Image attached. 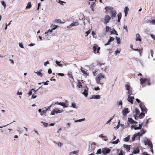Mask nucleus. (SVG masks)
Masks as SVG:
<instances>
[{
  "label": "nucleus",
  "instance_id": "nucleus-1",
  "mask_svg": "<svg viewBox=\"0 0 155 155\" xmlns=\"http://www.w3.org/2000/svg\"><path fill=\"white\" fill-rule=\"evenodd\" d=\"M105 9L106 10L105 13L107 14L109 12L112 19H113L116 17L117 12L113 8L107 6L105 7Z\"/></svg>",
  "mask_w": 155,
  "mask_h": 155
},
{
  "label": "nucleus",
  "instance_id": "nucleus-2",
  "mask_svg": "<svg viewBox=\"0 0 155 155\" xmlns=\"http://www.w3.org/2000/svg\"><path fill=\"white\" fill-rule=\"evenodd\" d=\"M105 78V76L102 73H100L96 78V81L98 84H101L100 82L101 80Z\"/></svg>",
  "mask_w": 155,
  "mask_h": 155
},
{
  "label": "nucleus",
  "instance_id": "nucleus-3",
  "mask_svg": "<svg viewBox=\"0 0 155 155\" xmlns=\"http://www.w3.org/2000/svg\"><path fill=\"white\" fill-rule=\"evenodd\" d=\"M145 145H147L150 147V151L153 153V145L150 141L148 140H147L144 141V142Z\"/></svg>",
  "mask_w": 155,
  "mask_h": 155
},
{
  "label": "nucleus",
  "instance_id": "nucleus-4",
  "mask_svg": "<svg viewBox=\"0 0 155 155\" xmlns=\"http://www.w3.org/2000/svg\"><path fill=\"white\" fill-rule=\"evenodd\" d=\"M125 87L126 89L128 91V95L132 94V89L131 87L127 84H126Z\"/></svg>",
  "mask_w": 155,
  "mask_h": 155
},
{
  "label": "nucleus",
  "instance_id": "nucleus-5",
  "mask_svg": "<svg viewBox=\"0 0 155 155\" xmlns=\"http://www.w3.org/2000/svg\"><path fill=\"white\" fill-rule=\"evenodd\" d=\"M93 49L94 50V53L95 54L96 53H99L101 48L100 47H97V45H95L93 47Z\"/></svg>",
  "mask_w": 155,
  "mask_h": 155
},
{
  "label": "nucleus",
  "instance_id": "nucleus-6",
  "mask_svg": "<svg viewBox=\"0 0 155 155\" xmlns=\"http://www.w3.org/2000/svg\"><path fill=\"white\" fill-rule=\"evenodd\" d=\"M111 19V17L109 15H105L104 18V23L105 25L107 24Z\"/></svg>",
  "mask_w": 155,
  "mask_h": 155
},
{
  "label": "nucleus",
  "instance_id": "nucleus-7",
  "mask_svg": "<svg viewBox=\"0 0 155 155\" xmlns=\"http://www.w3.org/2000/svg\"><path fill=\"white\" fill-rule=\"evenodd\" d=\"M139 106L141 108V110L142 112H145L146 113L147 112V109L146 108L144 104L143 103H140Z\"/></svg>",
  "mask_w": 155,
  "mask_h": 155
},
{
  "label": "nucleus",
  "instance_id": "nucleus-8",
  "mask_svg": "<svg viewBox=\"0 0 155 155\" xmlns=\"http://www.w3.org/2000/svg\"><path fill=\"white\" fill-rule=\"evenodd\" d=\"M63 111V110L62 109L61 110H59L58 109H53L52 112L51 113V114L52 115H53L55 114L58 113H60Z\"/></svg>",
  "mask_w": 155,
  "mask_h": 155
},
{
  "label": "nucleus",
  "instance_id": "nucleus-9",
  "mask_svg": "<svg viewBox=\"0 0 155 155\" xmlns=\"http://www.w3.org/2000/svg\"><path fill=\"white\" fill-rule=\"evenodd\" d=\"M110 151V150L108 148H104L102 149V152L104 155H106L109 153Z\"/></svg>",
  "mask_w": 155,
  "mask_h": 155
},
{
  "label": "nucleus",
  "instance_id": "nucleus-10",
  "mask_svg": "<svg viewBox=\"0 0 155 155\" xmlns=\"http://www.w3.org/2000/svg\"><path fill=\"white\" fill-rule=\"evenodd\" d=\"M79 24V23L78 21H73L72 23H71L70 25H69L68 26V28H71L73 26L78 25Z\"/></svg>",
  "mask_w": 155,
  "mask_h": 155
},
{
  "label": "nucleus",
  "instance_id": "nucleus-11",
  "mask_svg": "<svg viewBox=\"0 0 155 155\" xmlns=\"http://www.w3.org/2000/svg\"><path fill=\"white\" fill-rule=\"evenodd\" d=\"M142 125L141 124H139V126L138 127H137L136 125H132L131 127V129L134 128L135 130H140L141 128Z\"/></svg>",
  "mask_w": 155,
  "mask_h": 155
},
{
  "label": "nucleus",
  "instance_id": "nucleus-12",
  "mask_svg": "<svg viewBox=\"0 0 155 155\" xmlns=\"http://www.w3.org/2000/svg\"><path fill=\"white\" fill-rule=\"evenodd\" d=\"M134 97H131L130 95H128V98H127L128 101L130 102L131 104H133V99H134Z\"/></svg>",
  "mask_w": 155,
  "mask_h": 155
},
{
  "label": "nucleus",
  "instance_id": "nucleus-13",
  "mask_svg": "<svg viewBox=\"0 0 155 155\" xmlns=\"http://www.w3.org/2000/svg\"><path fill=\"white\" fill-rule=\"evenodd\" d=\"M88 88L87 87H86L85 88L84 92L82 94L85 97H87L88 95Z\"/></svg>",
  "mask_w": 155,
  "mask_h": 155
},
{
  "label": "nucleus",
  "instance_id": "nucleus-14",
  "mask_svg": "<svg viewBox=\"0 0 155 155\" xmlns=\"http://www.w3.org/2000/svg\"><path fill=\"white\" fill-rule=\"evenodd\" d=\"M122 113L123 114V115L126 116L128 113H129V111H128V108H125L124 110L122 111Z\"/></svg>",
  "mask_w": 155,
  "mask_h": 155
},
{
  "label": "nucleus",
  "instance_id": "nucleus-15",
  "mask_svg": "<svg viewBox=\"0 0 155 155\" xmlns=\"http://www.w3.org/2000/svg\"><path fill=\"white\" fill-rule=\"evenodd\" d=\"M89 4H91L90 7L92 9V11H94V7H95L96 5V4L94 2H89Z\"/></svg>",
  "mask_w": 155,
  "mask_h": 155
},
{
  "label": "nucleus",
  "instance_id": "nucleus-16",
  "mask_svg": "<svg viewBox=\"0 0 155 155\" xmlns=\"http://www.w3.org/2000/svg\"><path fill=\"white\" fill-rule=\"evenodd\" d=\"M136 41H141V37L139 33L137 34L136 35Z\"/></svg>",
  "mask_w": 155,
  "mask_h": 155
},
{
  "label": "nucleus",
  "instance_id": "nucleus-17",
  "mask_svg": "<svg viewBox=\"0 0 155 155\" xmlns=\"http://www.w3.org/2000/svg\"><path fill=\"white\" fill-rule=\"evenodd\" d=\"M147 79L146 78H141L140 80L141 84H144L147 81Z\"/></svg>",
  "mask_w": 155,
  "mask_h": 155
},
{
  "label": "nucleus",
  "instance_id": "nucleus-18",
  "mask_svg": "<svg viewBox=\"0 0 155 155\" xmlns=\"http://www.w3.org/2000/svg\"><path fill=\"white\" fill-rule=\"evenodd\" d=\"M56 104L60 105L61 106H63L64 107H68L67 105H66L65 103L63 102H60L59 103H56Z\"/></svg>",
  "mask_w": 155,
  "mask_h": 155
},
{
  "label": "nucleus",
  "instance_id": "nucleus-19",
  "mask_svg": "<svg viewBox=\"0 0 155 155\" xmlns=\"http://www.w3.org/2000/svg\"><path fill=\"white\" fill-rule=\"evenodd\" d=\"M90 98L91 99L94 98L95 99H99L100 98V96L98 95H93Z\"/></svg>",
  "mask_w": 155,
  "mask_h": 155
},
{
  "label": "nucleus",
  "instance_id": "nucleus-20",
  "mask_svg": "<svg viewBox=\"0 0 155 155\" xmlns=\"http://www.w3.org/2000/svg\"><path fill=\"white\" fill-rule=\"evenodd\" d=\"M130 145L129 146L126 144H124V148L126 149L127 152L129 151V150H130Z\"/></svg>",
  "mask_w": 155,
  "mask_h": 155
},
{
  "label": "nucleus",
  "instance_id": "nucleus-21",
  "mask_svg": "<svg viewBox=\"0 0 155 155\" xmlns=\"http://www.w3.org/2000/svg\"><path fill=\"white\" fill-rule=\"evenodd\" d=\"M117 17H118V21H117L118 22H120V19H121L122 15L121 13L120 12L118 13L117 14Z\"/></svg>",
  "mask_w": 155,
  "mask_h": 155
},
{
  "label": "nucleus",
  "instance_id": "nucleus-22",
  "mask_svg": "<svg viewBox=\"0 0 155 155\" xmlns=\"http://www.w3.org/2000/svg\"><path fill=\"white\" fill-rule=\"evenodd\" d=\"M146 132L143 129L141 130V132H138L140 134H138L139 136H142L143 134H144Z\"/></svg>",
  "mask_w": 155,
  "mask_h": 155
},
{
  "label": "nucleus",
  "instance_id": "nucleus-23",
  "mask_svg": "<svg viewBox=\"0 0 155 155\" xmlns=\"http://www.w3.org/2000/svg\"><path fill=\"white\" fill-rule=\"evenodd\" d=\"M129 11V8L127 7H126L125 8L124 13L125 16H126Z\"/></svg>",
  "mask_w": 155,
  "mask_h": 155
},
{
  "label": "nucleus",
  "instance_id": "nucleus-24",
  "mask_svg": "<svg viewBox=\"0 0 155 155\" xmlns=\"http://www.w3.org/2000/svg\"><path fill=\"white\" fill-rule=\"evenodd\" d=\"M81 71L82 73L84 74V75L87 76L89 74L88 73L87 71H85V70L82 69V68L81 69Z\"/></svg>",
  "mask_w": 155,
  "mask_h": 155
},
{
  "label": "nucleus",
  "instance_id": "nucleus-25",
  "mask_svg": "<svg viewBox=\"0 0 155 155\" xmlns=\"http://www.w3.org/2000/svg\"><path fill=\"white\" fill-rule=\"evenodd\" d=\"M139 152V148L138 147H137L134 150L133 153L135 154L138 153Z\"/></svg>",
  "mask_w": 155,
  "mask_h": 155
},
{
  "label": "nucleus",
  "instance_id": "nucleus-26",
  "mask_svg": "<svg viewBox=\"0 0 155 155\" xmlns=\"http://www.w3.org/2000/svg\"><path fill=\"white\" fill-rule=\"evenodd\" d=\"M54 21L56 23H64V22H62L61 20L60 19H56L54 20Z\"/></svg>",
  "mask_w": 155,
  "mask_h": 155
},
{
  "label": "nucleus",
  "instance_id": "nucleus-27",
  "mask_svg": "<svg viewBox=\"0 0 155 155\" xmlns=\"http://www.w3.org/2000/svg\"><path fill=\"white\" fill-rule=\"evenodd\" d=\"M135 113V115H138L139 114L140 112L139 110L137 108H135V111L134 112Z\"/></svg>",
  "mask_w": 155,
  "mask_h": 155
},
{
  "label": "nucleus",
  "instance_id": "nucleus-28",
  "mask_svg": "<svg viewBox=\"0 0 155 155\" xmlns=\"http://www.w3.org/2000/svg\"><path fill=\"white\" fill-rule=\"evenodd\" d=\"M140 134L139 133H137L136 134H134V136L132 137V140L133 141H134L136 137L137 136H139L138 134Z\"/></svg>",
  "mask_w": 155,
  "mask_h": 155
},
{
  "label": "nucleus",
  "instance_id": "nucleus-29",
  "mask_svg": "<svg viewBox=\"0 0 155 155\" xmlns=\"http://www.w3.org/2000/svg\"><path fill=\"white\" fill-rule=\"evenodd\" d=\"M145 113H141L139 116V117L140 118H142L145 116Z\"/></svg>",
  "mask_w": 155,
  "mask_h": 155
},
{
  "label": "nucleus",
  "instance_id": "nucleus-30",
  "mask_svg": "<svg viewBox=\"0 0 155 155\" xmlns=\"http://www.w3.org/2000/svg\"><path fill=\"white\" fill-rule=\"evenodd\" d=\"M77 87L79 88H81V87L82 86V85L81 83V82L80 81H79L78 82V83H77Z\"/></svg>",
  "mask_w": 155,
  "mask_h": 155
},
{
  "label": "nucleus",
  "instance_id": "nucleus-31",
  "mask_svg": "<svg viewBox=\"0 0 155 155\" xmlns=\"http://www.w3.org/2000/svg\"><path fill=\"white\" fill-rule=\"evenodd\" d=\"M31 3L30 2H29L27 6L26 7L25 9H29L31 8Z\"/></svg>",
  "mask_w": 155,
  "mask_h": 155
},
{
  "label": "nucleus",
  "instance_id": "nucleus-32",
  "mask_svg": "<svg viewBox=\"0 0 155 155\" xmlns=\"http://www.w3.org/2000/svg\"><path fill=\"white\" fill-rule=\"evenodd\" d=\"M47 110H48L47 109H46L45 110H43L40 113V114L41 115H45L46 114Z\"/></svg>",
  "mask_w": 155,
  "mask_h": 155
},
{
  "label": "nucleus",
  "instance_id": "nucleus-33",
  "mask_svg": "<svg viewBox=\"0 0 155 155\" xmlns=\"http://www.w3.org/2000/svg\"><path fill=\"white\" fill-rule=\"evenodd\" d=\"M128 121L130 124H133L134 120L131 118H128Z\"/></svg>",
  "mask_w": 155,
  "mask_h": 155
},
{
  "label": "nucleus",
  "instance_id": "nucleus-34",
  "mask_svg": "<svg viewBox=\"0 0 155 155\" xmlns=\"http://www.w3.org/2000/svg\"><path fill=\"white\" fill-rule=\"evenodd\" d=\"M54 143L57 144L59 147H61L63 144V143L60 142H56V141H54Z\"/></svg>",
  "mask_w": 155,
  "mask_h": 155
},
{
  "label": "nucleus",
  "instance_id": "nucleus-35",
  "mask_svg": "<svg viewBox=\"0 0 155 155\" xmlns=\"http://www.w3.org/2000/svg\"><path fill=\"white\" fill-rule=\"evenodd\" d=\"M130 137L129 136H127V137L125 138L124 140V141L126 142H128L129 140Z\"/></svg>",
  "mask_w": 155,
  "mask_h": 155
},
{
  "label": "nucleus",
  "instance_id": "nucleus-36",
  "mask_svg": "<svg viewBox=\"0 0 155 155\" xmlns=\"http://www.w3.org/2000/svg\"><path fill=\"white\" fill-rule=\"evenodd\" d=\"M110 32L111 34H115L116 35H118V34L117 33V32L115 30L111 31Z\"/></svg>",
  "mask_w": 155,
  "mask_h": 155
},
{
  "label": "nucleus",
  "instance_id": "nucleus-37",
  "mask_svg": "<svg viewBox=\"0 0 155 155\" xmlns=\"http://www.w3.org/2000/svg\"><path fill=\"white\" fill-rule=\"evenodd\" d=\"M116 40H117V43L118 44H120V38H119L116 37Z\"/></svg>",
  "mask_w": 155,
  "mask_h": 155
},
{
  "label": "nucleus",
  "instance_id": "nucleus-38",
  "mask_svg": "<svg viewBox=\"0 0 155 155\" xmlns=\"http://www.w3.org/2000/svg\"><path fill=\"white\" fill-rule=\"evenodd\" d=\"M36 73L38 75L40 76L41 77L42 76L43 74L41 73L40 72L38 71L36 72Z\"/></svg>",
  "mask_w": 155,
  "mask_h": 155
},
{
  "label": "nucleus",
  "instance_id": "nucleus-39",
  "mask_svg": "<svg viewBox=\"0 0 155 155\" xmlns=\"http://www.w3.org/2000/svg\"><path fill=\"white\" fill-rule=\"evenodd\" d=\"M78 151H74L73 152H71L70 153V155H71L72 154H77L78 153Z\"/></svg>",
  "mask_w": 155,
  "mask_h": 155
},
{
  "label": "nucleus",
  "instance_id": "nucleus-40",
  "mask_svg": "<svg viewBox=\"0 0 155 155\" xmlns=\"http://www.w3.org/2000/svg\"><path fill=\"white\" fill-rule=\"evenodd\" d=\"M32 91H34L35 92V90L34 89H32L28 93V94L29 95H31L32 94Z\"/></svg>",
  "mask_w": 155,
  "mask_h": 155
},
{
  "label": "nucleus",
  "instance_id": "nucleus-41",
  "mask_svg": "<svg viewBox=\"0 0 155 155\" xmlns=\"http://www.w3.org/2000/svg\"><path fill=\"white\" fill-rule=\"evenodd\" d=\"M85 120V118L82 119L80 120H75V122H81L83 121H84Z\"/></svg>",
  "mask_w": 155,
  "mask_h": 155
},
{
  "label": "nucleus",
  "instance_id": "nucleus-42",
  "mask_svg": "<svg viewBox=\"0 0 155 155\" xmlns=\"http://www.w3.org/2000/svg\"><path fill=\"white\" fill-rule=\"evenodd\" d=\"M102 152V151H101V149H99L97 150V152L96 153V154H101V153Z\"/></svg>",
  "mask_w": 155,
  "mask_h": 155
},
{
  "label": "nucleus",
  "instance_id": "nucleus-43",
  "mask_svg": "<svg viewBox=\"0 0 155 155\" xmlns=\"http://www.w3.org/2000/svg\"><path fill=\"white\" fill-rule=\"evenodd\" d=\"M41 123H43V125L45 127H47L48 125V124L47 123L44 122H42Z\"/></svg>",
  "mask_w": 155,
  "mask_h": 155
},
{
  "label": "nucleus",
  "instance_id": "nucleus-44",
  "mask_svg": "<svg viewBox=\"0 0 155 155\" xmlns=\"http://www.w3.org/2000/svg\"><path fill=\"white\" fill-rule=\"evenodd\" d=\"M56 64L59 66H60V67H62V65L61 64H60V62L58 61H56Z\"/></svg>",
  "mask_w": 155,
  "mask_h": 155
},
{
  "label": "nucleus",
  "instance_id": "nucleus-45",
  "mask_svg": "<svg viewBox=\"0 0 155 155\" xmlns=\"http://www.w3.org/2000/svg\"><path fill=\"white\" fill-rule=\"evenodd\" d=\"M119 139H117L116 141H113V143L117 144L119 142Z\"/></svg>",
  "mask_w": 155,
  "mask_h": 155
},
{
  "label": "nucleus",
  "instance_id": "nucleus-46",
  "mask_svg": "<svg viewBox=\"0 0 155 155\" xmlns=\"http://www.w3.org/2000/svg\"><path fill=\"white\" fill-rule=\"evenodd\" d=\"M110 28H109L108 26H106V32H108L109 31L110 29Z\"/></svg>",
  "mask_w": 155,
  "mask_h": 155
},
{
  "label": "nucleus",
  "instance_id": "nucleus-47",
  "mask_svg": "<svg viewBox=\"0 0 155 155\" xmlns=\"http://www.w3.org/2000/svg\"><path fill=\"white\" fill-rule=\"evenodd\" d=\"M124 29L126 30V31L127 32H128V29H127V26L124 25Z\"/></svg>",
  "mask_w": 155,
  "mask_h": 155
},
{
  "label": "nucleus",
  "instance_id": "nucleus-48",
  "mask_svg": "<svg viewBox=\"0 0 155 155\" xmlns=\"http://www.w3.org/2000/svg\"><path fill=\"white\" fill-rule=\"evenodd\" d=\"M114 39V38L110 37V38L109 40H110V41L111 42L113 41Z\"/></svg>",
  "mask_w": 155,
  "mask_h": 155
},
{
  "label": "nucleus",
  "instance_id": "nucleus-49",
  "mask_svg": "<svg viewBox=\"0 0 155 155\" xmlns=\"http://www.w3.org/2000/svg\"><path fill=\"white\" fill-rule=\"evenodd\" d=\"M68 76L71 78H72V79H73V76H72V74L68 73Z\"/></svg>",
  "mask_w": 155,
  "mask_h": 155
},
{
  "label": "nucleus",
  "instance_id": "nucleus-50",
  "mask_svg": "<svg viewBox=\"0 0 155 155\" xmlns=\"http://www.w3.org/2000/svg\"><path fill=\"white\" fill-rule=\"evenodd\" d=\"M58 27V26L57 25H54L53 26V28H52V29L53 30H55V29H56L57 27Z\"/></svg>",
  "mask_w": 155,
  "mask_h": 155
},
{
  "label": "nucleus",
  "instance_id": "nucleus-51",
  "mask_svg": "<svg viewBox=\"0 0 155 155\" xmlns=\"http://www.w3.org/2000/svg\"><path fill=\"white\" fill-rule=\"evenodd\" d=\"M113 119V117L110 118V119L108 121H107V123L108 124V123L110 122H111V120Z\"/></svg>",
  "mask_w": 155,
  "mask_h": 155
},
{
  "label": "nucleus",
  "instance_id": "nucleus-52",
  "mask_svg": "<svg viewBox=\"0 0 155 155\" xmlns=\"http://www.w3.org/2000/svg\"><path fill=\"white\" fill-rule=\"evenodd\" d=\"M105 64L104 63H100V62H99L97 63V65L98 66H101V65H104Z\"/></svg>",
  "mask_w": 155,
  "mask_h": 155
},
{
  "label": "nucleus",
  "instance_id": "nucleus-53",
  "mask_svg": "<svg viewBox=\"0 0 155 155\" xmlns=\"http://www.w3.org/2000/svg\"><path fill=\"white\" fill-rule=\"evenodd\" d=\"M91 31V30H89L88 31H87L86 32V34L87 35H86L87 36L90 34V33Z\"/></svg>",
  "mask_w": 155,
  "mask_h": 155
},
{
  "label": "nucleus",
  "instance_id": "nucleus-54",
  "mask_svg": "<svg viewBox=\"0 0 155 155\" xmlns=\"http://www.w3.org/2000/svg\"><path fill=\"white\" fill-rule=\"evenodd\" d=\"M49 64V62L48 61H47L46 62H45L44 63V65L45 66H46L47 65V64Z\"/></svg>",
  "mask_w": 155,
  "mask_h": 155
},
{
  "label": "nucleus",
  "instance_id": "nucleus-55",
  "mask_svg": "<svg viewBox=\"0 0 155 155\" xmlns=\"http://www.w3.org/2000/svg\"><path fill=\"white\" fill-rule=\"evenodd\" d=\"M2 5L3 6H4L5 8L6 6L5 2H4V1H2Z\"/></svg>",
  "mask_w": 155,
  "mask_h": 155
},
{
  "label": "nucleus",
  "instance_id": "nucleus-56",
  "mask_svg": "<svg viewBox=\"0 0 155 155\" xmlns=\"http://www.w3.org/2000/svg\"><path fill=\"white\" fill-rule=\"evenodd\" d=\"M110 42H111V41H110L109 40L108 42H107V43L105 44L104 45L105 46H107V45H108L110 44Z\"/></svg>",
  "mask_w": 155,
  "mask_h": 155
},
{
  "label": "nucleus",
  "instance_id": "nucleus-57",
  "mask_svg": "<svg viewBox=\"0 0 155 155\" xmlns=\"http://www.w3.org/2000/svg\"><path fill=\"white\" fill-rule=\"evenodd\" d=\"M150 53L151 54V55L153 57V50L151 49L150 50Z\"/></svg>",
  "mask_w": 155,
  "mask_h": 155
},
{
  "label": "nucleus",
  "instance_id": "nucleus-58",
  "mask_svg": "<svg viewBox=\"0 0 155 155\" xmlns=\"http://www.w3.org/2000/svg\"><path fill=\"white\" fill-rule=\"evenodd\" d=\"M48 73L49 74H51L52 73V71L51 70V69H49L48 70Z\"/></svg>",
  "mask_w": 155,
  "mask_h": 155
},
{
  "label": "nucleus",
  "instance_id": "nucleus-59",
  "mask_svg": "<svg viewBox=\"0 0 155 155\" xmlns=\"http://www.w3.org/2000/svg\"><path fill=\"white\" fill-rule=\"evenodd\" d=\"M59 3L60 4H61L63 5V4H62L63 3H65V2H63V1H62L61 0H59Z\"/></svg>",
  "mask_w": 155,
  "mask_h": 155
},
{
  "label": "nucleus",
  "instance_id": "nucleus-60",
  "mask_svg": "<svg viewBox=\"0 0 155 155\" xmlns=\"http://www.w3.org/2000/svg\"><path fill=\"white\" fill-rule=\"evenodd\" d=\"M58 75H59V76H63L64 75V74H63V73H58Z\"/></svg>",
  "mask_w": 155,
  "mask_h": 155
},
{
  "label": "nucleus",
  "instance_id": "nucleus-61",
  "mask_svg": "<svg viewBox=\"0 0 155 155\" xmlns=\"http://www.w3.org/2000/svg\"><path fill=\"white\" fill-rule=\"evenodd\" d=\"M100 89V88L99 87H96L94 88V90L96 91L99 90Z\"/></svg>",
  "mask_w": 155,
  "mask_h": 155
},
{
  "label": "nucleus",
  "instance_id": "nucleus-62",
  "mask_svg": "<svg viewBox=\"0 0 155 155\" xmlns=\"http://www.w3.org/2000/svg\"><path fill=\"white\" fill-rule=\"evenodd\" d=\"M118 105H121V106H122V102L121 101H119V102H118Z\"/></svg>",
  "mask_w": 155,
  "mask_h": 155
},
{
  "label": "nucleus",
  "instance_id": "nucleus-63",
  "mask_svg": "<svg viewBox=\"0 0 155 155\" xmlns=\"http://www.w3.org/2000/svg\"><path fill=\"white\" fill-rule=\"evenodd\" d=\"M76 104L74 103H72V107L73 108H75Z\"/></svg>",
  "mask_w": 155,
  "mask_h": 155
},
{
  "label": "nucleus",
  "instance_id": "nucleus-64",
  "mask_svg": "<svg viewBox=\"0 0 155 155\" xmlns=\"http://www.w3.org/2000/svg\"><path fill=\"white\" fill-rule=\"evenodd\" d=\"M19 45L21 48H24V47L21 43H19Z\"/></svg>",
  "mask_w": 155,
  "mask_h": 155
}]
</instances>
